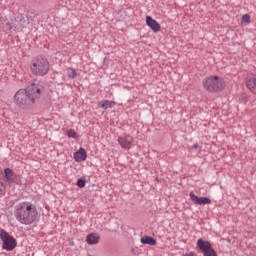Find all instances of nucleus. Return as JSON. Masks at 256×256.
Instances as JSON below:
<instances>
[{
	"instance_id": "nucleus-1",
	"label": "nucleus",
	"mask_w": 256,
	"mask_h": 256,
	"mask_svg": "<svg viewBox=\"0 0 256 256\" xmlns=\"http://www.w3.org/2000/svg\"><path fill=\"white\" fill-rule=\"evenodd\" d=\"M43 86L31 84L27 89H20L14 95V103L22 109H29L35 104V101L41 97Z\"/></svg>"
},
{
	"instance_id": "nucleus-2",
	"label": "nucleus",
	"mask_w": 256,
	"mask_h": 256,
	"mask_svg": "<svg viewBox=\"0 0 256 256\" xmlns=\"http://www.w3.org/2000/svg\"><path fill=\"white\" fill-rule=\"evenodd\" d=\"M14 217L21 225H33L39 217V212L35 204L24 201L14 207Z\"/></svg>"
},
{
	"instance_id": "nucleus-3",
	"label": "nucleus",
	"mask_w": 256,
	"mask_h": 256,
	"mask_svg": "<svg viewBox=\"0 0 256 256\" xmlns=\"http://www.w3.org/2000/svg\"><path fill=\"white\" fill-rule=\"evenodd\" d=\"M202 85L208 93H219L225 89V80L217 75H210L202 81Z\"/></svg>"
},
{
	"instance_id": "nucleus-4",
	"label": "nucleus",
	"mask_w": 256,
	"mask_h": 256,
	"mask_svg": "<svg viewBox=\"0 0 256 256\" xmlns=\"http://www.w3.org/2000/svg\"><path fill=\"white\" fill-rule=\"evenodd\" d=\"M30 69L33 75L43 77L49 73V60L43 57H36L31 61Z\"/></svg>"
},
{
	"instance_id": "nucleus-5",
	"label": "nucleus",
	"mask_w": 256,
	"mask_h": 256,
	"mask_svg": "<svg viewBox=\"0 0 256 256\" xmlns=\"http://www.w3.org/2000/svg\"><path fill=\"white\" fill-rule=\"evenodd\" d=\"M0 239L3 242L2 249L4 251H13L17 247V240L4 229L0 230Z\"/></svg>"
},
{
	"instance_id": "nucleus-6",
	"label": "nucleus",
	"mask_w": 256,
	"mask_h": 256,
	"mask_svg": "<svg viewBox=\"0 0 256 256\" xmlns=\"http://www.w3.org/2000/svg\"><path fill=\"white\" fill-rule=\"evenodd\" d=\"M197 247L203 252V256H217V252H215L209 241L200 238L197 241Z\"/></svg>"
},
{
	"instance_id": "nucleus-7",
	"label": "nucleus",
	"mask_w": 256,
	"mask_h": 256,
	"mask_svg": "<svg viewBox=\"0 0 256 256\" xmlns=\"http://www.w3.org/2000/svg\"><path fill=\"white\" fill-rule=\"evenodd\" d=\"M118 144L122 149L129 151L131 147H133V136L131 135H124L118 137Z\"/></svg>"
},
{
	"instance_id": "nucleus-8",
	"label": "nucleus",
	"mask_w": 256,
	"mask_h": 256,
	"mask_svg": "<svg viewBox=\"0 0 256 256\" xmlns=\"http://www.w3.org/2000/svg\"><path fill=\"white\" fill-rule=\"evenodd\" d=\"M191 201L195 205H211V199L208 197H199L192 191L189 194Z\"/></svg>"
},
{
	"instance_id": "nucleus-9",
	"label": "nucleus",
	"mask_w": 256,
	"mask_h": 256,
	"mask_svg": "<svg viewBox=\"0 0 256 256\" xmlns=\"http://www.w3.org/2000/svg\"><path fill=\"white\" fill-rule=\"evenodd\" d=\"M4 183H7V185H13L15 183V172L11 168H5L4 169Z\"/></svg>"
},
{
	"instance_id": "nucleus-10",
	"label": "nucleus",
	"mask_w": 256,
	"mask_h": 256,
	"mask_svg": "<svg viewBox=\"0 0 256 256\" xmlns=\"http://www.w3.org/2000/svg\"><path fill=\"white\" fill-rule=\"evenodd\" d=\"M146 24L154 33H159V31H161V25L151 16H146Z\"/></svg>"
},
{
	"instance_id": "nucleus-11",
	"label": "nucleus",
	"mask_w": 256,
	"mask_h": 256,
	"mask_svg": "<svg viewBox=\"0 0 256 256\" xmlns=\"http://www.w3.org/2000/svg\"><path fill=\"white\" fill-rule=\"evenodd\" d=\"M73 157L76 163H83V161H87V151H85L84 148H79V150L73 154Z\"/></svg>"
},
{
	"instance_id": "nucleus-12",
	"label": "nucleus",
	"mask_w": 256,
	"mask_h": 256,
	"mask_svg": "<svg viewBox=\"0 0 256 256\" xmlns=\"http://www.w3.org/2000/svg\"><path fill=\"white\" fill-rule=\"evenodd\" d=\"M246 87L254 94H256V75L252 74L246 78Z\"/></svg>"
},
{
	"instance_id": "nucleus-13",
	"label": "nucleus",
	"mask_w": 256,
	"mask_h": 256,
	"mask_svg": "<svg viewBox=\"0 0 256 256\" xmlns=\"http://www.w3.org/2000/svg\"><path fill=\"white\" fill-rule=\"evenodd\" d=\"M15 22L17 23L14 25L15 29H25L27 27V20L23 15L17 16Z\"/></svg>"
},
{
	"instance_id": "nucleus-14",
	"label": "nucleus",
	"mask_w": 256,
	"mask_h": 256,
	"mask_svg": "<svg viewBox=\"0 0 256 256\" xmlns=\"http://www.w3.org/2000/svg\"><path fill=\"white\" fill-rule=\"evenodd\" d=\"M101 237L99 236V234H95V233H91L88 234L86 237V243L88 245H97V243H99Z\"/></svg>"
},
{
	"instance_id": "nucleus-15",
	"label": "nucleus",
	"mask_w": 256,
	"mask_h": 256,
	"mask_svg": "<svg viewBox=\"0 0 256 256\" xmlns=\"http://www.w3.org/2000/svg\"><path fill=\"white\" fill-rule=\"evenodd\" d=\"M140 243H142V245L155 246V245H157V240H155V238H153L151 236H146V237L140 239Z\"/></svg>"
},
{
	"instance_id": "nucleus-16",
	"label": "nucleus",
	"mask_w": 256,
	"mask_h": 256,
	"mask_svg": "<svg viewBox=\"0 0 256 256\" xmlns=\"http://www.w3.org/2000/svg\"><path fill=\"white\" fill-rule=\"evenodd\" d=\"M100 107L107 111V109H113L115 107V101L102 100L100 102Z\"/></svg>"
},
{
	"instance_id": "nucleus-17",
	"label": "nucleus",
	"mask_w": 256,
	"mask_h": 256,
	"mask_svg": "<svg viewBox=\"0 0 256 256\" xmlns=\"http://www.w3.org/2000/svg\"><path fill=\"white\" fill-rule=\"evenodd\" d=\"M67 76L69 79H75L77 77V70L75 68H68Z\"/></svg>"
},
{
	"instance_id": "nucleus-18",
	"label": "nucleus",
	"mask_w": 256,
	"mask_h": 256,
	"mask_svg": "<svg viewBox=\"0 0 256 256\" xmlns=\"http://www.w3.org/2000/svg\"><path fill=\"white\" fill-rule=\"evenodd\" d=\"M67 136L70 139H77L78 138L77 132H75V130H73V129H70V130L67 131Z\"/></svg>"
},
{
	"instance_id": "nucleus-19",
	"label": "nucleus",
	"mask_w": 256,
	"mask_h": 256,
	"mask_svg": "<svg viewBox=\"0 0 256 256\" xmlns=\"http://www.w3.org/2000/svg\"><path fill=\"white\" fill-rule=\"evenodd\" d=\"M87 181L83 178H79L76 182L77 187H80V189H83L85 187Z\"/></svg>"
},
{
	"instance_id": "nucleus-20",
	"label": "nucleus",
	"mask_w": 256,
	"mask_h": 256,
	"mask_svg": "<svg viewBox=\"0 0 256 256\" xmlns=\"http://www.w3.org/2000/svg\"><path fill=\"white\" fill-rule=\"evenodd\" d=\"M243 23H251V16L249 14H245L242 16Z\"/></svg>"
},
{
	"instance_id": "nucleus-21",
	"label": "nucleus",
	"mask_w": 256,
	"mask_h": 256,
	"mask_svg": "<svg viewBox=\"0 0 256 256\" xmlns=\"http://www.w3.org/2000/svg\"><path fill=\"white\" fill-rule=\"evenodd\" d=\"M5 189H6L5 183H3V181L0 180V193H3Z\"/></svg>"
},
{
	"instance_id": "nucleus-22",
	"label": "nucleus",
	"mask_w": 256,
	"mask_h": 256,
	"mask_svg": "<svg viewBox=\"0 0 256 256\" xmlns=\"http://www.w3.org/2000/svg\"><path fill=\"white\" fill-rule=\"evenodd\" d=\"M6 27H8L9 31H11V29H13V27L15 28V26H13V24H11V22L6 23Z\"/></svg>"
},
{
	"instance_id": "nucleus-23",
	"label": "nucleus",
	"mask_w": 256,
	"mask_h": 256,
	"mask_svg": "<svg viewBox=\"0 0 256 256\" xmlns=\"http://www.w3.org/2000/svg\"><path fill=\"white\" fill-rule=\"evenodd\" d=\"M184 256H195V253L190 252V253L184 254Z\"/></svg>"
},
{
	"instance_id": "nucleus-24",
	"label": "nucleus",
	"mask_w": 256,
	"mask_h": 256,
	"mask_svg": "<svg viewBox=\"0 0 256 256\" xmlns=\"http://www.w3.org/2000/svg\"><path fill=\"white\" fill-rule=\"evenodd\" d=\"M199 148V144H194L193 145V149H198Z\"/></svg>"
},
{
	"instance_id": "nucleus-25",
	"label": "nucleus",
	"mask_w": 256,
	"mask_h": 256,
	"mask_svg": "<svg viewBox=\"0 0 256 256\" xmlns=\"http://www.w3.org/2000/svg\"><path fill=\"white\" fill-rule=\"evenodd\" d=\"M71 245H74V243H73V242H71Z\"/></svg>"
}]
</instances>
